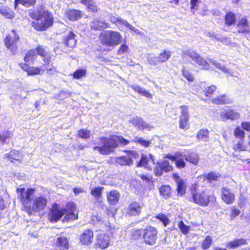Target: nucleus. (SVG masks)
<instances>
[{"label": "nucleus", "instance_id": "nucleus-1", "mask_svg": "<svg viewBox=\"0 0 250 250\" xmlns=\"http://www.w3.org/2000/svg\"><path fill=\"white\" fill-rule=\"evenodd\" d=\"M29 16L34 20L31 22V25L37 31H45L54 24V19L52 14L43 4L39 5L36 10H31Z\"/></svg>", "mask_w": 250, "mask_h": 250}, {"label": "nucleus", "instance_id": "nucleus-2", "mask_svg": "<svg viewBox=\"0 0 250 250\" xmlns=\"http://www.w3.org/2000/svg\"><path fill=\"white\" fill-rule=\"evenodd\" d=\"M199 187L197 183H194L189 187V201L202 207L214 205L217 202L215 195L207 190H200Z\"/></svg>", "mask_w": 250, "mask_h": 250}, {"label": "nucleus", "instance_id": "nucleus-3", "mask_svg": "<svg viewBox=\"0 0 250 250\" xmlns=\"http://www.w3.org/2000/svg\"><path fill=\"white\" fill-rule=\"evenodd\" d=\"M103 144L101 146H95L94 150H98L102 155H108L114 151V149L119 146H125L128 145L130 141L124 138L122 136L115 134L111 135L109 137H102L99 139Z\"/></svg>", "mask_w": 250, "mask_h": 250}, {"label": "nucleus", "instance_id": "nucleus-4", "mask_svg": "<svg viewBox=\"0 0 250 250\" xmlns=\"http://www.w3.org/2000/svg\"><path fill=\"white\" fill-rule=\"evenodd\" d=\"M158 231L156 228L147 226L144 229H133L130 232V238L133 240L143 239V242L148 246H154L157 240Z\"/></svg>", "mask_w": 250, "mask_h": 250}, {"label": "nucleus", "instance_id": "nucleus-5", "mask_svg": "<svg viewBox=\"0 0 250 250\" xmlns=\"http://www.w3.org/2000/svg\"><path fill=\"white\" fill-rule=\"evenodd\" d=\"M37 57L34 48L28 50L23 58L24 62L19 63L20 67L26 72L27 76H34L42 74L44 70L40 66H30L27 63L30 61L34 60Z\"/></svg>", "mask_w": 250, "mask_h": 250}, {"label": "nucleus", "instance_id": "nucleus-6", "mask_svg": "<svg viewBox=\"0 0 250 250\" xmlns=\"http://www.w3.org/2000/svg\"><path fill=\"white\" fill-rule=\"evenodd\" d=\"M99 39L103 46L114 47L121 42L122 36L119 32L109 30L101 32Z\"/></svg>", "mask_w": 250, "mask_h": 250}, {"label": "nucleus", "instance_id": "nucleus-7", "mask_svg": "<svg viewBox=\"0 0 250 250\" xmlns=\"http://www.w3.org/2000/svg\"><path fill=\"white\" fill-rule=\"evenodd\" d=\"M36 189L33 188L25 189L24 188H19L16 189L18 198L22 206V210L25 211L29 207L30 208V204L35 196Z\"/></svg>", "mask_w": 250, "mask_h": 250}, {"label": "nucleus", "instance_id": "nucleus-8", "mask_svg": "<svg viewBox=\"0 0 250 250\" xmlns=\"http://www.w3.org/2000/svg\"><path fill=\"white\" fill-rule=\"evenodd\" d=\"M20 37L17 31L12 29L9 32L3 40L5 47L9 50L12 54L15 55L18 51V42Z\"/></svg>", "mask_w": 250, "mask_h": 250}, {"label": "nucleus", "instance_id": "nucleus-9", "mask_svg": "<svg viewBox=\"0 0 250 250\" xmlns=\"http://www.w3.org/2000/svg\"><path fill=\"white\" fill-rule=\"evenodd\" d=\"M47 204V200L45 197L43 196H38L33 200L32 204H30V208L28 207L25 212L29 215L33 213L40 212L45 208Z\"/></svg>", "mask_w": 250, "mask_h": 250}, {"label": "nucleus", "instance_id": "nucleus-10", "mask_svg": "<svg viewBox=\"0 0 250 250\" xmlns=\"http://www.w3.org/2000/svg\"><path fill=\"white\" fill-rule=\"evenodd\" d=\"M79 210L77 206L73 202H69L63 208V218L64 221L71 222L76 220L78 218Z\"/></svg>", "mask_w": 250, "mask_h": 250}, {"label": "nucleus", "instance_id": "nucleus-11", "mask_svg": "<svg viewBox=\"0 0 250 250\" xmlns=\"http://www.w3.org/2000/svg\"><path fill=\"white\" fill-rule=\"evenodd\" d=\"M48 216L51 222H57L63 216V208H61L57 203H53L49 208Z\"/></svg>", "mask_w": 250, "mask_h": 250}, {"label": "nucleus", "instance_id": "nucleus-12", "mask_svg": "<svg viewBox=\"0 0 250 250\" xmlns=\"http://www.w3.org/2000/svg\"><path fill=\"white\" fill-rule=\"evenodd\" d=\"M187 55L197 64L202 70H208L210 65L206 60L202 58L197 52L194 51H187Z\"/></svg>", "mask_w": 250, "mask_h": 250}, {"label": "nucleus", "instance_id": "nucleus-13", "mask_svg": "<svg viewBox=\"0 0 250 250\" xmlns=\"http://www.w3.org/2000/svg\"><path fill=\"white\" fill-rule=\"evenodd\" d=\"M144 204L136 201L131 202L125 210V215L128 217L139 216L144 207Z\"/></svg>", "mask_w": 250, "mask_h": 250}, {"label": "nucleus", "instance_id": "nucleus-14", "mask_svg": "<svg viewBox=\"0 0 250 250\" xmlns=\"http://www.w3.org/2000/svg\"><path fill=\"white\" fill-rule=\"evenodd\" d=\"M173 167L167 160H163L158 162L154 167V173L157 177L161 176L164 172L168 173L172 171Z\"/></svg>", "mask_w": 250, "mask_h": 250}, {"label": "nucleus", "instance_id": "nucleus-15", "mask_svg": "<svg viewBox=\"0 0 250 250\" xmlns=\"http://www.w3.org/2000/svg\"><path fill=\"white\" fill-rule=\"evenodd\" d=\"M24 155L22 151L16 149H11L9 152L3 155V158L13 164H20L22 162Z\"/></svg>", "mask_w": 250, "mask_h": 250}, {"label": "nucleus", "instance_id": "nucleus-16", "mask_svg": "<svg viewBox=\"0 0 250 250\" xmlns=\"http://www.w3.org/2000/svg\"><path fill=\"white\" fill-rule=\"evenodd\" d=\"M165 157L172 162H174L176 167L178 169L184 168L186 167L185 155L182 152H176L173 154L168 153Z\"/></svg>", "mask_w": 250, "mask_h": 250}, {"label": "nucleus", "instance_id": "nucleus-17", "mask_svg": "<svg viewBox=\"0 0 250 250\" xmlns=\"http://www.w3.org/2000/svg\"><path fill=\"white\" fill-rule=\"evenodd\" d=\"M220 198L227 205L233 204L235 201L234 192L228 187H223L221 189Z\"/></svg>", "mask_w": 250, "mask_h": 250}, {"label": "nucleus", "instance_id": "nucleus-18", "mask_svg": "<svg viewBox=\"0 0 250 250\" xmlns=\"http://www.w3.org/2000/svg\"><path fill=\"white\" fill-rule=\"evenodd\" d=\"M80 243L82 246H89L94 240V232L91 229H84L79 235Z\"/></svg>", "mask_w": 250, "mask_h": 250}, {"label": "nucleus", "instance_id": "nucleus-19", "mask_svg": "<svg viewBox=\"0 0 250 250\" xmlns=\"http://www.w3.org/2000/svg\"><path fill=\"white\" fill-rule=\"evenodd\" d=\"M181 109V115L179 122V127L184 130H187L189 128V115L188 113V107L186 105H183L180 106Z\"/></svg>", "mask_w": 250, "mask_h": 250}, {"label": "nucleus", "instance_id": "nucleus-20", "mask_svg": "<svg viewBox=\"0 0 250 250\" xmlns=\"http://www.w3.org/2000/svg\"><path fill=\"white\" fill-rule=\"evenodd\" d=\"M237 33L242 35L250 34V25L248 18L246 17L240 19L236 24Z\"/></svg>", "mask_w": 250, "mask_h": 250}, {"label": "nucleus", "instance_id": "nucleus-21", "mask_svg": "<svg viewBox=\"0 0 250 250\" xmlns=\"http://www.w3.org/2000/svg\"><path fill=\"white\" fill-rule=\"evenodd\" d=\"M64 16L69 21H76L83 17V13L80 10L68 9L65 11Z\"/></svg>", "mask_w": 250, "mask_h": 250}, {"label": "nucleus", "instance_id": "nucleus-22", "mask_svg": "<svg viewBox=\"0 0 250 250\" xmlns=\"http://www.w3.org/2000/svg\"><path fill=\"white\" fill-rule=\"evenodd\" d=\"M34 49L36 51L37 56H40L41 57L45 64H48L51 62V56L49 52L45 50L43 46L38 44Z\"/></svg>", "mask_w": 250, "mask_h": 250}, {"label": "nucleus", "instance_id": "nucleus-23", "mask_svg": "<svg viewBox=\"0 0 250 250\" xmlns=\"http://www.w3.org/2000/svg\"><path fill=\"white\" fill-rule=\"evenodd\" d=\"M173 180L177 184V191L180 195H184L186 192L187 186L184 181L182 179L177 173H173L171 175Z\"/></svg>", "mask_w": 250, "mask_h": 250}, {"label": "nucleus", "instance_id": "nucleus-24", "mask_svg": "<svg viewBox=\"0 0 250 250\" xmlns=\"http://www.w3.org/2000/svg\"><path fill=\"white\" fill-rule=\"evenodd\" d=\"M53 245L56 250H68L70 248L69 240L65 236L57 237Z\"/></svg>", "mask_w": 250, "mask_h": 250}, {"label": "nucleus", "instance_id": "nucleus-25", "mask_svg": "<svg viewBox=\"0 0 250 250\" xmlns=\"http://www.w3.org/2000/svg\"><path fill=\"white\" fill-rule=\"evenodd\" d=\"M76 35L70 31L68 34L62 38V42L66 47L73 48L76 44L77 40L75 39Z\"/></svg>", "mask_w": 250, "mask_h": 250}, {"label": "nucleus", "instance_id": "nucleus-26", "mask_svg": "<svg viewBox=\"0 0 250 250\" xmlns=\"http://www.w3.org/2000/svg\"><path fill=\"white\" fill-rule=\"evenodd\" d=\"M248 240L245 238H235L228 242L226 247L229 250H234L247 245Z\"/></svg>", "mask_w": 250, "mask_h": 250}, {"label": "nucleus", "instance_id": "nucleus-27", "mask_svg": "<svg viewBox=\"0 0 250 250\" xmlns=\"http://www.w3.org/2000/svg\"><path fill=\"white\" fill-rule=\"evenodd\" d=\"M109 245V238L108 235L105 233L100 234L98 235L95 246L101 250L105 249Z\"/></svg>", "mask_w": 250, "mask_h": 250}, {"label": "nucleus", "instance_id": "nucleus-28", "mask_svg": "<svg viewBox=\"0 0 250 250\" xmlns=\"http://www.w3.org/2000/svg\"><path fill=\"white\" fill-rule=\"evenodd\" d=\"M220 117L223 120H230L232 121L239 119L240 118V114L235 110L229 109L221 113Z\"/></svg>", "mask_w": 250, "mask_h": 250}, {"label": "nucleus", "instance_id": "nucleus-29", "mask_svg": "<svg viewBox=\"0 0 250 250\" xmlns=\"http://www.w3.org/2000/svg\"><path fill=\"white\" fill-rule=\"evenodd\" d=\"M211 101L213 104L217 105L230 104L232 102V100L229 98V96L225 94L217 96L212 98Z\"/></svg>", "mask_w": 250, "mask_h": 250}, {"label": "nucleus", "instance_id": "nucleus-30", "mask_svg": "<svg viewBox=\"0 0 250 250\" xmlns=\"http://www.w3.org/2000/svg\"><path fill=\"white\" fill-rule=\"evenodd\" d=\"M106 198L109 204L115 205L119 202L120 193L117 190H112L106 193Z\"/></svg>", "mask_w": 250, "mask_h": 250}, {"label": "nucleus", "instance_id": "nucleus-31", "mask_svg": "<svg viewBox=\"0 0 250 250\" xmlns=\"http://www.w3.org/2000/svg\"><path fill=\"white\" fill-rule=\"evenodd\" d=\"M224 23L228 27L234 25L236 22V15L232 11L226 12L224 16Z\"/></svg>", "mask_w": 250, "mask_h": 250}, {"label": "nucleus", "instance_id": "nucleus-32", "mask_svg": "<svg viewBox=\"0 0 250 250\" xmlns=\"http://www.w3.org/2000/svg\"><path fill=\"white\" fill-rule=\"evenodd\" d=\"M90 29L93 30H101L104 28L109 27V24L104 21L99 20H95L91 22Z\"/></svg>", "mask_w": 250, "mask_h": 250}, {"label": "nucleus", "instance_id": "nucleus-33", "mask_svg": "<svg viewBox=\"0 0 250 250\" xmlns=\"http://www.w3.org/2000/svg\"><path fill=\"white\" fill-rule=\"evenodd\" d=\"M172 52L171 51L167 49H164L157 57L156 62H154L153 65L157 64V63H162L167 61L171 57Z\"/></svg>", "mask_w": 250, "mask_h": 250}, {"label": "nucleus", "instance_id": "nucleus-34", "mask_svg": "<svg viewBox=\"0 0 250 250\" xmlns=\"http://www.w3.org/2000/svg\"><path fill=\"white\" fill-rule=\"evenodd\" d=\"M115 162L121 166H130L133 164V161L132 158L126 155L116 157Z\"/></svg>", "mask_w": 250, "mask_h": 250}, {"label": "nucleus", "instance_id": "nucleus-35", "mask_svg": "<svg viewBox=\"0 0 250 250\" xmlns=\"http://www.w3.org/2000/svg\"><path fill=\"white\" fill-rule=\"evenodd\" d=\"M129 122L133 126L136 127L140 130H144L148 127V125L140 117H135L133 118L129 121Z\"/></svg>", "mask_w": 250, "mask_h": 250}, {"label": "nucleus", "instance_id": "nucleus-36", "mask_svg": "<svg viewBox=\"0 0 250 250\" xmlns=\"http://www.w3.org/2000/svg\"><path fill=\"white\" fill-rule=\"evenodd\" d=\"M185 160L194 166L198 165L200 158L198 153L192 152L187 155H185Z\"/></svg>", "mask_w": 250, "mask_h": 250}, {"label": "nucleus", "instance_id": "nucleus-37", "mask_svg": "<svg viewBox=\"0 0 250 250\" xmlns=\"http://www.w3.org/2000/svg\"><path fill=\"white\" fill-rule=\"evenodd\" d=\"M37 0H14V8L16 9L19 4L29 8L34 7L37 4Z\"/></svg>", "mask_w": 250, "mask_h": 250}, {"label": "nucleus", "instance_id": "nucleus-38", "mask_svg": "<svg viewBox=\"0 0 250 250\" xmlns=\"http://www.w3.org/2000/svg\"><path fill=\"white\" fill-rule=\"evenodd\" d=\"M160 195L164 198H169L171 195L172 190L169 185H162L159 188Z\"/></svg>", "mask_w": 250, "mask_h": 250}, {"label": "nucleus", "instance_id": "nucleus-39", "mask_svg": "<svg viewBox=\"0 0 250 250\" xmlns=\"http://www.w3.org/2000/svg\"><path fill=\"white\" fill-rule=\"evenodd\" d=\"M235 151H244L247 150V146L245 144V139H239L237 143L234 144L232 146Z\"/></svg>", "mask_w": 250, "mask_h": 250}, {"label": "nucleus", "instance_id": "nucleus-40", "mask_svg": "<svg viewBox=\"0 0 250 250\" xmlns=\"http://www.w3.org/2000/svg\"><path fill=\"white\" fill-rule=\"evenodd\" d=\"M131 88L138 94L143 96L146 98H151L152 95L148 91L144 89L142 87L139 85H131Z\"/></svg>", "mask_w": 250, "mask_h": 250}, {"label": "nucleus", "instance_id": "nucleus-41", "mask_svg": "<svg viewBox=\"0 0 250 250\" xmlns=\"http://www.w3.org/2000/svg\"><path fill=\"white\" fill-rule=\"evenodd\" d=\"M212 244V237L210 235H207L202 241L201 244V248L203 250H207L211 247Z\"/></svg>", "mask_w": 250, "mask_h": 250}, {"label": "nucleus", "instance_id": "nucleus-42", "mask_svg": "<svg viewBox=\"0 0 250 250\" xmlns=\"http://www.w3.org/2000/svg\"><path fill=\"white\" fill-rule=\"evenodd\" d=\"M104 188L103 187H95L93 188L90 190L91 195L95 199H99L101 197L103 193V190Z\"/></svg>", "mask_w": 250, "mask_h": 250}, {"label": "nucleus", "instance_id": "nucleus-43", "mask_svg": "<svg viewBox=\"0 0 250 250\" xmlns=\"http://www.w3.org/2000/svg\"><path fill=\"white\" fill-rule=\"evenodd\" d=\"M209 131L207 129H201L196 134V138L198 140H207L209 137Z\"/></svg>", "mask_w": 250, "mask_h": 250}, {"label": "nucleus", "instance_id": "nucleus-44", "mask_svg": "<svg viewBox=\"0 0 250 250\" xmlns=\"http://www.w3.org/2000/svg\"><path fill=\"white\" fill-rule=\"evenodd\" d=\"M241 213L240 209L236 206H232L229 208V218L230 220H234Z\"/></svg>", "mask_w": 250, "mask_h": 250}, {"label": "nucleus", "instance_id": "nucleus-45", "mask_svg": "<svg viewBox=\"0 0 250 250\" xmlns=\"http://www.w3.org/2000/svg\"><path fill=\"white\" fill-rule=\"evenodd\" d=\"M204 177L205 179L209 183H212L213 181H218L221 177V175L219 173H216L215 172L211 171L204 175Z\"/></svg>", "mask_w": 250, "mask_h": 250}, {"label": "nucleus", "instance_id": "nucleus-46", "mask_svg": "<svg viewBox=\"0 0 250 250\" xmlns=\"http://www.w3.org/2000/svg\"><path fill=\"white\" fill-rule=\"evenodd\" d=\"M0 13L5 18L9 19H13L15 16V14L14 11L8 8H3L0 9Z\"/></svg>", "mask_w": 250, "mask_h": 250}, {"label": "nucleus", "instance_id": "nucleus-47", "mask_svg": "<svg viewBox=\"0 0 250 250\" xmlns=\"http://www.w3.org/2000/svg\"><path fill=\"white\" fill-rule=\"evenodd\" d=\"M216 89V86L213 85L207 86L204 90L205 96L209 98H211Z\"/></svg>", "mask_w": 250, "mask_h": 250}, {"label": "nucleus", "instance_id": "nucleus-48", "mask_svg": "<svg viewBox=\"0 0 250 250\" xmlns=\"http://www.w3.org/2000/svg\"><path fill=\"white\" fill-rule=\"evenodd\" d=\"M181 72L183 77L188 82H193L194 81V77L193 75L185 67L182 69Z\"/></svg>", "mask_w": 250, "mask_h": 250}, {"label": "nucleus", "instance_id": "nucleus-49", "mask_svg": "<svg viewBox=\"0 0 250 250\" xmlns=\"http://www.w3.org/2000/svg\"><path fill=\"white\" fill-rule=\"evenodd\" d=\"M233 135L236 138L239 139H245V133L244 130L241 129L239 126H237L233 131Z\"/></svg>", "mask_w": 250, "mask_h": 250}, {"label": "nucleus", "instance_id": "nucleus-50", "mask_svg": "<svg viewBox=\"0 0 250 250\" xmlns=\"http://www.w3.org/2000/svg\"><path fill=\"white\" fill-rule=\"evenodd\" d=\"M90 131L87 129H80L78 131L77 136L83 139H87L90 137Z\"/></svg>", "mask_w": 250, "mask_h": 250}, {"label": "nucleus", "instance_id": "nucleus-51", "mask_svg": "<svg viewBox=\"0 0 250 250\" xmlns=\"http://www.w3.org/2000/svg\"><path fill=\"white\" fill-rule=\"evenodd\" d=\"M148 162L149 159L147 155L142 154L141 158L137 163L136 166L139 167H145L148 164Z\"/></svg>", "mask_w": 250, "mask_h": 250}, {"label": "nucleus", "instance_id": "nucleus-52", "mask_svg": "<svg viewBox=\"0 0 250 250\" xmlns=\"http://www.w3.org/2000/svg\"><path fill=\"white\" fill-rule=\"evenodd\" d=\"M85 8L88 12L94 13H97L100 10V8L94 0L90 2Z\"/></svg>", "mask_w": 250, "mask_h": 250}, {"label": "nucleus", "instance_id": "nucleus-53", "mask_svg": "<svg viewBox=\"0 0 250 250\" xmlns=\"http://www.w3.org/2000/svg\"><path fill=\"white\" fill-rule=\"evenodd\" d=\"M86 73V70L85 69L81 68L76 70L73 73V78L75 79H80L82 77H84Z\"/></svg>", "mask_w": 250, "mask_h": 250}, {"label": "nucleus", "instance_id": "nucleus-54", "mask_svg": "<svg viewBox=\"0 0 250 250\" xmlns=\"http://www.w3.org/2000/svg\"><path fill=\"white\" fill-rule=\"evenodd\" d=\"M178 227L184 235L187 234L190 230V226L186 225L182 220L178 223Z\"/></svg>", "mask_w": 250, "mask_h": 250}, {"label": "nucleus", "instance_id": "nucleus-55", "mask_svg": "<svg viewBox=\"0 0 250 250\" xmlns=\"http://www.w3.org/2000/svg\"><path fill=\"white\" fill-rule=\"evenodd\" d=\"M155 218L162 222L165 227L167 226L169 223V220L167 216L163 213H159L156 216Z\"/></svg>", "mask_w": 250, "mask_h": 250}, {"label": "nucleus", "instance_id": "nucleus-56", "mask_svg": "<svg viewBox=\"0 0 250 250\" xmlns=\"http://www.w3.org/2000/svg\"><path fill=\"white\" fill-rule=\"evenodd\" d=\"M139 177L144 182L147 183H153L154 182L152 175L149 173L142 174Z\"/></svg>", "mask_w": 250, "mask_h": 250}, {"label": "nucleus", "instance_id": "nucleus-57", "mask_svg": "<svg viewBox=\"0 0 250 250\" xmlns=\"http://www.w3.org/2000/svg\"><path fill=\"white\" fill-rule=\"evenodd\" d=\"M133 142L136 144H139L144 147H147L150 142L148 140H145L142 138H137L133 140Z\"/></svg>", "mask_w": 250, "mask_h": 250}, {"label": "nucleus", "instance_id": "nucleus-58", "mask_svg": "<svg viewBox=\"0 0 250 250\" xmlns=\"http://www.w3.org/2000/svg\"><path fill=\"white\" fill-rule=\"evenodd\" d=\"M12 135L13 133L12 131L8 130L4 131L3 132L2 135H1L0 141L4 143L7 139H10L12 136Z\"/></svg>", "mask_w": 250, "mask_h": 250}, {"label": "nucleus", "instance_id": "nucleus-59", "mask_svg": "<svg viewBox=\"0 0 250 250\" xmlns=\"http://www.w3.org/2000/svg\"><path fill=\"white\" fill-rule=\"evenodd\" d=\"M129 49V47L125 43H123L121 44L118 49L117 50V53L119 55H122L125 52H126Z\"/></svg>", "mask_w": 250, "mask_h": 250}, {"label": "nucleus", "instance_id": "nucleus-60", "mask_svg": "<svg viewBox=\"0 0 250 250\" xmlns=\"http://www.w3.org/2000/svg\"><path fill=\"white\" fill-rule=\"evenodd\" d=\"M124 152L126 154L129 155L132 157V158L137 159L139 158V155L138 152L136 150H125Z\"/></svg>", "mask_w": 250, "mask_h": 250}, {"label": "nucleus", "instance_id": "nucleus-61", "mask_svg": "<svg viewBox=\"0 0 250 250\" xmlns=\"http://www.w3.org/2000/svg\"><path fill=\"white\" fill-rule=\"evenodd\" d=\"M116 21L124 25L125 26L128 27L129 29H130L131 30H133V31L135 30V28L133 26H132L131 25H130L129 23H128L125 20H124L120 18H118L116 20Z\"/></svg>", "mask_w": 250, "mask_h": 250}, {"label": "nucleus", "instance_id": "nucleus-62", "mask_svg": "<svg viewBox=\"0 0 250 250\" xmlns=\"http://www.w3.org/2000/svg\"><path fill=\"white\" fill-rule=\"evenodd\" d=\"M116 21L124 25L125 26L128 27L129 29H130L131 30H133V31L135 30V28L133 26H132L131 25H130L129 23H128L125 20H124L120 18H118L116 20Z\"/></svg>", "mask_w": 250, "mask_h": 250}, {"label": "nucleus", "instance_id": "nucleus-63", "mask_svg": "<svg viewBox=\"0 0 250 250\" xmlns=\"http://www.w3.org/2000/svg\"><path fill=\"white\" fill-rule=\"evenodd\" d=\"M241 126L244 130L250 131V122H242L241 124Z\"/></svg>", "mask_w": 250, "mask_h": 250}, {"label": "nucleus", "instance_id": "nucleus-64", "mask_svg": "<svg viewBox=\"0 0 250 250\" xmlns=\"http://www.w3.org/2000/svg\"><path fill=\"white\" fill-rule=\"evenodd\" d=\"M46 73L49 75H54L59 73V71L57 70L56 67L52 66L50 68L46 69Z\"/></svg>", "mask_w": 250, "mask_h": 250}]
</instances>
